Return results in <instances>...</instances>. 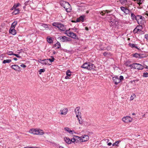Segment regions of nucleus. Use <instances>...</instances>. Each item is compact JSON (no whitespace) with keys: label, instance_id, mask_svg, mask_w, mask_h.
<instances>
[{"label":"nucleus","instance_id":"34","mask_svg":"<svg viewBox=\"0 0 148 148\" xmlns=\"http://www.w3.org/2000/svg\"><path fill=\"white\" fill-rule=\"evenodd\" d=\"M120 1L122 4H126L127 2V0H120Z\"/></svg>","mask_w":148,"mask_h":148},{"label":"nucleus","instance_id":"51","mask_svg":"<svg viewBox=\"0 0 148 148\" xmlns=\"http://www.w3.org/2000/svg\"><path fill=\"white\" fill-rule=\"evenodd\" d=\"M15 26H14V25H13L12 24L11 25V27L10 29H14L15 28Z\"/></svg>","mask_w":148,"mask_h":148},{"label":"nucleus","instance_id":"22","mask_svg":"<svg viewBox=\"0 0 148 148\" xmlns=\"http://www.w3.org/2000/svg\"><path fill=\"white\" fill-rule=\"evenodd\" d=\"M54 47L56 49H59L60 47V43L58 42L55 44L54 45Z\"/></svg>","mask_w":148,"mask_h":148},{"label":"nucleus","instance_id":"13","mask_svg":"<svg viewBox=\"0 0 148 148\" xmlns=\"http://www.w3.org/2000/svg\"><path fill=\"white\" fill-rule=\"evenodd\" d=\"M121 10L126 14H128L130 12L129 10L126 7L121 6L120 7Z\"/></svg>","mask_w":148,"mask_h":148},{"label":"nucleus","instance_id":"39","mask_svg":"<svg viewBox=\"0 0 148 148\" xmlns=\"http://www.w3.org/2000/svg\"><path fill=\"white\" fill-rule=\"evenodd\" d=\"M71 142H73L74 143L75 142H76L75 138V137L74 136H73V138L71 139Z\"/></svg>","mask_w":148,"mask_h":148},{"label":"nucleus","instance_id":"10","mask_svg":"<svg viewBox=\"0 0 148 148\" xmlns=\"http://www.w3.org/2000/svg\"><path fill=\"white\" fill-rule=\"evenodd\" d=\"M81 141L84 142L87 141L89 139V137L87 135H84L81 137Z\"/></svg>","mask_w":148,"mask_h":148},{"label":"nucleus","instance_id":"53","mask_svg":"<svg viewBox=\"0 0 148 148\" xmlns=\"http://www.w3.org/2000/svg\"><path fill=\"white\" fill-rule=\"evenodd\" d=\"M20 66L21 67L24 68H25L26 67V66L24 64H21Z\"/></svg>","mask_w":148,"mask_h":148},{"label":"nucleus","instance_id":"62","mask_svg":"<svg viewBox=\"0 0 148 148\" xmlns=\"http://www.w3.org/2000/svg\"><path fill=\"white\" fill-rule=\"evenodd\" d=\"M13 59L14 60H15V61H16V60H17V58H13Z\"/></svg>","mask_w":148,"mask_h":148},{"label":"nucleus","instance_id":"6","mask_svg":"<svg viewBox=\"0 0 148 148\" xmlns=\"http://www.w3.org/2000/svg\"><path fill=\"white\" fill-rule=\"evenodd\" d=\"M66 34L68 36L70 37L75 39H77L78 37L76 34L72 32H69V31H66Z\"/></svg>","mask_w":148,"mask_h":148},{"label":"nucleus","instance_id":"14","mask_svg":"<svg viewBox=\"0 0 148 148\" xmlns=\"http://www.w3.org/2000/svg\"><path fill=\"white\" fill-rule=\"evenodd\" d=\"M10 67L16 71H20V67L17 65H12L10 66Z\"/></svg>","mask_w":148,"mask_h":148},{"label":"nucleus","instance_id":"11","mask_svg":"<svg viewBox=\"0 0 148 148\" xmlns=\"http://www.w3.org/2000/svg\"><path fill=\"white\" fill-rule=\"evenodd\" d=\"M112 80L115 84L117 85L120 82L119 79L117 76H116L113 77L112 78Z\"/></svg>","mask_w":148,"mask_h":148},{"label":"nucleus","instance_id":"45","mask_svg":"<svg viewBox=\"0 0 148 148\" xmlns=\"http://www.w3.org/2000/svg\"><path fill=\"white\" fill-rule=\"evenodd\" d=\"M45 71V70L44 69H41L39 71V73L40 74L44 72Z\"/></svg>","mask_w":148,"mask_h":148},{"label":"nucleus","instance_id":"18","mask_svg":"<svg viewBox=\"0 0 148 148\" xmlns=\"http://www.w3.org/2000/svg\"><path fill=\"white\" fill-rule=\"evenodd\" d=\"M64 139L66 143L68 144H71V140L69 138L67 137H64Z\"/></svg>","mask_w":148,"mask_h":148},{"label":"nucleus","instance_id":"47","mask_svg":"<svg viewBox=\"0 0 148 148\" xmlns=\"http://www.w3.org/2000/svg\"><path fill=\"white\" fill-rule=\"evenodd\" d=\"M19 3H17L16 5H14L12 8H16L19 6Z\"/></svg>","mask_w":148,"mask_h":148},{"label":"nucleus","instance_id":"15","mask_svg":"<svg viewBox=\"0 0 148 148\" xmlns=\"http://www.w3.org/2000/svg\"><path fill=\"white\" fill-rule=\"evenodd\" d=\"M68 111V109L66 108L61 109L60 111L61 112L60 114L61 115H66Z\"/></svg>","mask_w":148,"mask_h":148},{"label":"nucleus","instance_id":"7","mask_svg":"<svg viewBox=\"0 0 148 148\" xmlns=\"http://www.w3.org/2000/svg\"><path fill=\"white\" fill-rule=\"evenodd\" d=\"M59 38L62 42H66L71 41V39L65 36L60 37Z\"/></svg>","mask_w":148,"mask_h":148},{"label":"nucleus","instance_id":"42","mask_svg":"<svg viewBox=\"0 0 148 148\" xmlns=\"http://www.w3.org/2000/svg\"><path fill=\"white\" fill-rule=\"evenodd\" d=\"M7 54L9 55H14V53H13V52L12 51H10L8 52L7 53Z\"/></svg>","mask_w":148,"mask_h":148},{"label":"nucleus","instance_id":"25","mask_svg":"<svg viewBox=\"0 0 148 148\" xmlns=\"http://www.w3.org/2000/svg\"><path fill=\"white\" fill-rule=\"evenodd\" d=\"M14 10L12 12V13L16 15L17 14H18L19 13V9L16 8H14Z\"/></svg>","mask_w":148,"mask_h":148},{"label":"nucleus","instance_id":"44","mask_svg":"<svg viewBox=\"0 0 148 148\" xmlns=\"http://www.w3.org/2000/svg\"><path fill=\"white\" fill-rule=\"evenodd\" d=\"M79 122V124H82L83 123V120L81 119L80 118H79V119H78Z\"/></svg>","mask_w":148,"mask_h":148},{"label":"nucleus","instance_id":"26","mask_svg":"<svg viewBox=\"0 0 148 148\" xmlns=\"http://www.w3.org/2000/svg\"><path fill=\"white\" fill-rule=\"evenodd\" d=\"M131 18L133 20H136V16L133 13H131Z\"/></svg>","mask_w":148,"mask_h":148},{"label":"nucleus","instance_id":"33","mask_svg":"<svg viewBox=\"0 0 148 148\" xmlns=\"http://www.w3.org/2000/svg\"><path fill=\"white\" fill-rule=\"evenodd\" d=\"M41 26L45 28H48V26L47 24L41 23Z\"/></svg>","mask_w":148,"mask_h":148},{"label":"nucleus","instance_id":"9","mask_svg":"<svg viewBox=\"0 0 148 148\" xmlns=\"http://www.w3.org/2000/svg\"><path fill=\"white\" fill-rule=\"evenodd\" d=\"M142 19V16L140 15H136V20L137 21L139 25H140L142 24L143 21Z\"/></svg>","mask_w":148,"mask_h":148},{"label":"nucleus","instance_id":"23","mask_svg":"<svg viewBox=\"0 0 148 148\" xmlns=\"http://www.w3.org/2000/svg\"><path fill=\"white\" fill-rule=\"evenodd\" d=\"M129 45L132 48H136V49H138V48L137 46H136V45L134 44H132V43H130L129 44Z\"/></svg>","mask_w":148,"mask_h":148},{"label":"nucleus","instance_id":"35","mask_svg":"<svg viewBox=\"0 0 148 148\" xmlns=\"http://www.w3.org/2000/svg\"><path fill=\"white\" fill-rule=\"evenodd\" d=\"M139 31H139L138 29L136 27L134 30L133 32L134 33H138V32Z\"/></svg>","mask_w":148,"mask_h":148},{"label":"nucleus","instance_id":"48","mask_svg":"<svg viewBox=\"0 0 148 148\" xmlns=\"http://www.w3.org/2000/svg\"><path fill=\"white\" fill-rule=\"evenodd\" d=\"M119 79L120 81L121 82V81H122L123 79V76L122 75L120 76L119 77Z\"/></svg>","mask_w":148,"mask_h":148},{"label":"nucleus","instance_id":"54","mask_svg":"<svg viewBox=\"0 0 148 148\" xmlns=\"http://www.w3.org/2000/svg\"><path fill=\"white\" fill-rule=\"evenodd\" d=\"M145 37L147 40H148V34L145 35Z\"/></svg>","mask_w":148,"mask_h":148},{"label":"nucleus","instance_id":"56","mask_svg":"<svg viewBox=\"0 0 148 148\" xmlns=\"http://www.w3.org/2000/svg\"><path fill=\"white\" fill-rule=\"evenodd\" d=\"M144 67L145 69H148V66H147L145 65V66H144Z\"/></svg>","mask_w":148,"mask_h":148},{"label":"nucleus","instance_id":"30","mask_svg":"<svg viewBox=\"0 0 148 148\" xmlns=\"http://www.w3.org/2000/svg\"><path fill=\"white\" fill-rule=\"evenodd\" d=\"M47 41L49 43H51L53 42V40H52V38L51 37H47Z\"/></svg>","mask_w":148,"mask_h":148},{"label":"nucleus","instance_id":"4","mask_svg":"<svg viewBox=\"0 0 148 148\" xmlns=\"http://www.w3.org/2000/svg\"><path fill=\"white\" fill-rule=\"evenodd\" d=\"M53 26L58 27L60 30L64 31L65 30L66 27L65 25L58 23H54L52 24Z\"/></svg>","mask_w":148,"mask_h":148},{"label":"nucleus","instance_id":"8","mask_svg":"<svg viewBox=\"0 0 148 148\" xmlns=\"http://www.w3.org/2000/svg\"><path fill=\"white\" fill-rule=\"evenodd\" d=\"M122 120L125 123H127L128 122H132V119L130 116H126L123 117L122 119Z\"/></svg>","mask_w":148,"mask_h":148},{"label":"nucleus","instance_id":"1","mask_svg":"<svg viewBox=\"0 0 148 148\" xmlns=\"http://www.w3.org/2000/svg\"><path fill=\"white\" fill-rule=\"evenodd\" d=\"M60 4L61 6L65 9L66 12H69L71 11V8L69 3L64 1H61L60 2Z\"/></svg>","mask_w":148,"mask_h":148},{"label":"nucleus","instance_id":"60","mask_svg":"<svg viewBox=\"0 0 148 148\" xmlns=\"http://www.w3.org/2000/svg\"><path fill=\"white\" fill-rule=\"evenodd\" d=\"M72 29L73 30H75V32L76 31V30L77 29H76V28L74 29V28H72Z\"/></svg>","mask_w":148,"mask_h":148},{"label":"nucleus","instance_id":"19","mask_svg":"<svg viewBox=\"0 0 148 148\" xmlns=\"http://www.w3.org/2000/svg\"><path fill=\"white\" fill-rule=\"evenodd\" d=\"M84 16H80L79 18H77L76 21V22H79L80 21H82V22L84 21Z\"/></svg>","mask_w":148,"mask_h":148},{"label":"nucleus","instance_id":"52","mask_svg":"<svg viewBox=\"0 0 148 148\" xmlns=\"http://www.w3.org/2000/svg\"><path fill=\"white\" fill-rule=\"evenodd\" d=\"M17 23V22L16 21H14L13 22V23L12 24L13 25H14V26H16Z\"/></svg>","mask_w":148,"mask_h":148},{"label":"nucleus","instance_id":"28","mask_svg":"<svg viewBox=\"0 0 148 148\" xmlns=\"http://www.w3.org/2000/svg\"><path fill=\"white\" fill-rule=\"evenodd\" d=\"M103 55L104 56H106L107 57H109L111 56V54L108 52H105L103 53Z\"/></svg>","mask_w":148,"mask_h":148},{"label":"nucleus","instance_id":"21","mask_svg":"<svg viewBox=\"0 0 148 148\" xmlns=\"http://www.w3.org/2000/svg\"><path fill=\"white\" fill-rule=\"evenodd\" d=\"M64 130H65V131L69 132L70 134H73V131L71 130L69 128L67 127H65L64 128Z\"/></svg>","mask_w":148,"mask_h":148},{"label":"nucleus","instance_id":"49","mask_svg":"<svg viewBox=\"0 0 148 148\" xmlns=\"http://www.w3.org/2000/svg\"><path fill=\"white\" fill-rule=\"evenodd\" d=\"M76 117L77 118V119H79V118L82 119V118L81 117L80 114H76Z\"/></svg>","mask_w":148,"mask_h":148},{"label":"nucleus","instance_id":"40","mask_svg":"<svg viewBox=\"0 0 148 148\" xmlns=\"http://www.w3.org/2000/svg\"><path fill=\"white\" fill-rule=\"evenodd\" d=\"M125 64L126 66H128L131 67V69L132 68V64H129L128 62H126L125 63Z\"/></svg>","mask_w":148,"mask_h":148},{"label":"nucleus","instance_id":"64","mask_svg":"<svg viewBox=\"0 0 148 148\" xmlns=\"http://www.w3.org/2000/svg\"><path fill=\"white\" fill-rule=\"evenodd\" d=\"M59 147L60 148H64L63 147L61 146H60Z\"/></svg>","mask_w":148,"mask_h":148},{"label":"nucleus","instance_id":"29","mask_svg":"<svg viewBox=\"0 0 148 148\" xmlns=\"http://www.w3.org/2000/svg\"><path fill=\"white\" fill-rule=\"evenodd\" d=\"M12 60L10 59H7L6 60H4L3 62V64H5L6 63H9L11 62Z\"/></svg>","mask_w":148,"mask_h":148},{"label":"nucleus","instance_id":"16","mask_svg":"<svg viewBox=\"0 0 148 148\" xmlns=\"http://www.w3.org/2000/svg\"><path fill=\"white\" fill-rule=\"evenodd\" d=\"M80 107H77L75 110V111L76 114H81V113L79 112Z\"/></svg>","mask_w":148,"mask_h":148},{"label":"nucleus","instance_id":"17","mask_svg":"<svg viewBox=\"0 0 148 148\" xmlns=\"http://www.w3.org/2000/svg\"><path fill=\"white\" fill-rule=\"evenodd\" d=\"M142 56V54L135 53L134 54L133 56L136 58H142L144 57Z\"/></svg>","mask_w":148,"mask_h":148},{"label":"nucleus","instance_id":"36","mask_svg":"<svg viewBox=\"0 0 148 148\" xmlns=\"http://www.w3.org/2000/svg\"><path fill=\"white\" fill-rule=\"evenodd\" d=\"M84 125H85V126H89V125H90V123L88 122L87 121H84Z\"/></svg>","mask_w":148,"mask_h":148},{"label":"nucleus","instance_id":"41","mask_svg":"<svg viewBox=\"0 0 148 148\" xmlns=\"http://www.w3.org/2000/svg\"><path fill=\"white\" fill-rule=\"evenodd\" d=\"M143 76L145 77H148V73L147 72L144 73H143Z\"/></svg>","mask_w":148,"mask_h":148},{"label":"nucleus","instance_id":"27","mask_svg":"<svg viewBox=\"0 0 148 148\" xmlns=\"http://www.w3.org/2000/svg\"><path fill=\"white\" fill-rule=\"evenodd\" d=\"M75 137V139L76 142H77V141H81V137H79L77 136H74Z\"/></svg>","mask_w":148,"mask_h":148},{"label":"nucleus","instance_id":"57","mask_svg":"<svg viewBox=\"0 0 148 148\" xmlns=\"http://www.w3.org/2000/svg\"><path fill=\"white\" fill-rule=\"evenodd\" d=\"M69 76L67 75L66 77H65V78L66 79H69Z\"/></svg>","mask_w":148,"mask_h":148},{"label":"nucleus","instance_id":"32","mask_svg":"<svg viewBox=\"0 0 148 148\" xmlns=\"http://www.w3.org/2000/svg\"><path fill=\"white\" fill-rule=\"evenodd\" d=\"M144 0H137L136 1L137 2V3L140 5V4H142Z\"/></svg>","mask_w":148,"mask_h":148},{"label":"nucleus","instance_id":"61","mask_svg":"<svg viewBox=\"0 0 148 148\" xmlns=\"http://www.w3.org/2000/svg\"><path fill=\"white\" fill-rule=\"evenodd\" d=\"M24 148H35L28 147H25Z\"/></svg>","mask_w":148,"mask_h":148},{"label":"nucleus","instance_id":"59","mask_svg":"<svg viewBox=\"0 0 148 148\" xmlns=\"http://www.w3.org/2000/svg\"><path fill=\"white\" fill-rule=\"evenodd\" d=\"M85 29L86 30H87V31L88 30V28L87 27H86Z\"/></svg>","mask_w":148,"mask_h":148},{"label":"nucleus","instance_id":"3","mask_svg":"<svg viewBox=\"0 0 148 148\" xmlns=\"http://www.w3.org/2000/svg\"><path fill=\"white\" fill-rule=\"evenodd\" d=\"M29 132L32 134L36 135H42L44 133L43 130L40 129H32L30 130Z\"/></svg>","mask_w":148,"mask_h":148},{"label":"nucleus","instance_id":"50","mask_svg":"<svg viewBox=\"0 0 148 148\" xmlns=\"http://www.w3.org/2000/svg\"><path fill=\"white\" fill-rule=\"evenodd\" d=\"M14 55L15 56H16V57H17L18 58H21V56H19L18 54H14Z\"/></svg>","mask_w":148,"mask_h":148},{"label":"nucleus","instance_id":"58","mask_svg":"<svg viewBox=\"0 0 148 148\" xmlns=\"http://www.w3.org/2000/svg\"><path fill=\"white\" fill-rule=\"evenodd\" d=\"M112 143L110 142V143H108V146H111L112 145Z\"/></svg>","mask_w":148,"mask_h":148},{"label":"nucleus","instance_id":"24","mask_svg":"<svg viewBox=\"0 0 148 148\" xmlns=\"http://www.w3.org/2000/svg\"><path fill=\"white\" fill-rule=\"evenodd\" d=\"M120 140H119L118 141H117L115 142V143H114L112 144L113 146H116L118 147L119 146V144L121 142Z\"/></svg>","mask_w":148,"mask_h":148},{"label":"nucleus","instance_id":"43","mask_svg":"<svg viewBox=\"0 0 148 148\" xmlns=\"http://www.w3.org/2000/svg\"><path fill=\"white\" fill-rule=\"evenodd\" d=\"M51 57L52 58L48 59V62L49 61H50V62H51L54 61V58L53 57L51 56Z\"/></svg>","mask_w":148,"mask_h":148},{"label":"nucleus","instance_id":"37","mask_svg":"<svg viewBox=\"0 0 148 148\" xmlns=\"http://www.w3.org/2000/svg\"><path fill=\"white\" fill-rule=\"evenodd\" d=\"M136 27L140 31H141V29H142V26L141 25H139L137 26Z\"/></svg>","mask_w":148,"mask_h":148},{"label":"nucleus","instance_id":"12","mask_svg":"<svg viewBox=\"0 0 148 148\" xmlns=\"http://www.w3.org/2000/svg\"><path fill=\"white\" fill-rule=\"evenodd\" d=\"M38 62L43 64H49L50 65V64H49L48 63V59H45L43 60H42L41 59H40L38 61Z\"/></svg>","mask_w":148,"mask_h":148},{"label":"nucleus","instance_id":"31","mask_svg":"<svg viewBox=\"0 0 148 148\" xmlns=\"http://www.w3.org/2000/svg\"><path fill=\"white\" fill-rule=\"evenodd\" d=\"M71 72L69 70H68L66 72V74L67 76H70L71 75Z\"/></svg>","mask_w":148,"mask_h":148},{"label":"nucleus","instance_id":"38","mask_svg":"<svg viewBox=\"0 0 148 148\" xmlns=\"http://www.w3.org/2000/svg\"><path fill=\"white\" fill-rule=\"evenodd\" d=\"M136 97V96L135 94H133V95H132L130 97V100H133L134 99V98Z\"/></svg>","mask_w":148,"mask_h":148},{"label":"nucleus","instance_id":"63","mask_svg":"<svg viewBox=\"0 0 148 148\" xmlns=\"http://www.w3.org/2000/svg\"><path fill=\"white\" fill-rule=\"evenodd\" d=\"M135 80H132V81H131V83H132V82H135Z\"/></svg>","mask_w":148,"mask_h":148},{"label":"nucleus","instance_id":"20","mask_svg":"<svg viewBox=\"0 0 148 148\" xmlns=\"http://www.w3.org/2000/svg\"><path fill=\"white\" fill-rule=\"evenodd\" d=\"M9 32L11 34L13 35H15L16 34V31L14 29H10L9 30Z\"/></svg>","mask_w":148,"mask_h":148},{"label":"nucleus","instance_id":"46","mask_svg":"<svg viewBox=\"0 0 148 148\" xmlns=\"http://www.w3.org/2000/svg\"><path fill=\"white\" fill-rule=\"evenodd\" d=\"M111 10H103V12H104V14H105L106 13H108L109 12H111Z\"/></svg>","mask_w":148,"mask_h":148},{"label":"nucleus","instance_id":"55","mask_svg":"<svg viewBox=\"0 0 148 148\" xmlns=\"http://www.w3.org/2000/svg\"><path fill=\"white\" fill-rule=\"evenodd\" d=\"M99 13H100V14L102 15H104V12H103V11H101V12H99Z\"/></svg>","mask_w":148,"mask_h":148},{"label":"nucleus","instance_id":"2","mask_svg":"<svg viewBox=\"0 0 148 148\" xmlns=\"http://www.w3.org/2000/svg\"><path fill=\"white\" fill-rule=\"evenodd\" d=\"M81 67L84 69H86L89 70H94L95 68L94 64L90 62L84 63L81 66Z\"/></svg>","mask_w":148,"mask_h":148},{"label":"nucleus","instance_id":"5","mask_svg":"<svg viewBox=\"0 0 148 148\" xmlns=\"http://www.w3.org/2000/svg\"><path fill=\"white\" fill-rule=\"evenodd\" d=\"M132 68L137 69L138 70H141L143 69L144 66L139 64L136 63H133L132 64Z\"/></svg>","mask_w":148,"mask_h":148}]
</instances>
